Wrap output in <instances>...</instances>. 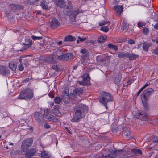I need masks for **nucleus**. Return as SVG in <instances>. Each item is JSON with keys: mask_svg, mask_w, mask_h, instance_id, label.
Listing matches in <instances>:
<instances>
[{"mask_svg": "<svg viewBox=\"0 0 158 158\" xmlns=\"http://www.w3.org/2000/svg\"><path fill=\"white\" fill-rule=\"evenodd\" d=\"M132 151L133 153L136 155H138V154H142L141 150L139 149H132Z\"/></svg>", "mask_w": 158, "mask_h": 158, "instance_id": "nucleus-38", "label": "nucleus"}, {"mask_svg": "<svg viewBox=\"0 0 158 158\" xmlns=\"http://www.w3.org/2000/svg\"><path fill=\"white\" fill-rule=\"evenodd\" d=\"M47 118H45L49 120L54 122H57L58 119L54 116L51 114H48L47 116Z\"/></svg>", "mask_w": 158, "mask_h": 158, "instance_id": "nucleus-23", "label": "nucleus"}, {"mask_svg": "<svg viewBox=\"0 0 158 158\" xmlns=\"http://www.w3.org/2000/svg\"><path fill=\"white\" fill-rule=\"evenodd\" d=\"M36 152V151L35 149H30L26 153V156L31 157V156H33L34 155Z\"/></svg>", "mask_w": 158, "mask_h": 158, "instance_id": "nucleus-19", "label": "nucleus"}, {"mask_svg": "<svg viewBox=\"0 0 158 158\" xmlns=\"http://www.w3.org/2000/svg\"><path fill=\"white\" fill-rule=\"evenodd\" d=\"M39 60L42 61L44 63L46 62L51 63H53L55 61L54 57L53 56H51L48 57H45L44 58L40 57L39 58Z\"/></svg>", "mask_w": 158, "mask_h": 158, "instance_id": "nucleus-15", "label": "nucleus"}, {"mask_svg": "<svg viewBox=\"0 0 158 158\" xmlns=\"http://www.w3.org/2000/svg\"><path fill=\"white\" fill-rule=\"evenodd\" d=\"M56 4L60 7L63 8L64 7L65 4L64 0H55Z\"/></svg>", "mask_w": 158, "mask_h": 158, "instance_id": "nucleus-21", "label": "nucleus"}, {"mask_svg": "<svg viewBox=\"0 0 158 158\" xmlns=\"http://www.w3.org/2000/svg\"><path fill=\"white\" fill-rule=\"evenodd\" d=\"M34 117L35 119L40 124H42L44 120V115L39 112H36L34 114Z\"/></svg>", "mask_w": 158, "mask_h": 158, "instance_id": "nucleus-10", "label": "nucleus"}, {"mask_svg": "<svg viewBox=\"0 0 158 158\" xmlns=\"http://www.w3.org/2000/svg\"><path fill=\"white\" fill-rule=\"evenodd\" d=\"M48 95L51 98H52L54 97V95L53 93L52 92H50L49 93Z\"/></svg>", "mask_w": 158, "mask_h": 158, "instance_id": "nucleus-59", "label": "nucleus"}, {"mask_svg": "<svg viewBox=\"0 0 158 158\" xmlns=\"http://www.w3.org/2000/svg\"><path fill=\"white\" fill-rule=\"evenodd\" d=\"M73 55L71 53L64 54L58 56V58L61 60H68L72 59Z\"/></svg>", "mask_w": 158, "mask_h": 158, "instance_id": "nucleus-12", "label": "nucleus"}, {"mask_svg": "<svg viewBox=\"0 0 158 158\" xmlns=\"http://www.w3.org/2000/svg\"><path fill=\"white\" fill-rule=\"evenodd\" d=\"M53 113L55 115L58 116H60L61 115V114L60 112L58 110L57 108H55L54 109L53 111Z\"/></svg>", "mask_w": 158, "mask_h": 158, "instance_id": "nucleus-36", "label": "nucleus"}, {"mask_svg": "<svg viewBox=\"0 0 158 158\" xmlns=\"http://www.w3.org/2000/svg\"><path fill=\"white\" fill-rule=\"evenodd\" d=\"M65 129L70 134H72V132L70 131V130H69V128L68 127H65Z\"/></svg>", "mask_w": 158, "mask_h": 158, "instance_id": "nucleus-60", "label": "nucleus"}, {"mask_svg": "<svg viewBox=\"0 0 158 158\" xmlns=\"http://www.w3.org/2000/svg\"><path fill=\"white\" fill-rule=\"evenodd\" d=\"M123 129L124 131V133L125 135L127 136L130 135V132L127 127H124L123 128Z\"/></svg>", "mask_w": 158, "mask_h": 158, "instance_id": "nucleus-35", "label": "nucleus"}, {"mask_svg": "<svg viewBox=\"0 0 158 158\" xmlns=\"http://www.w3.org/2000/svg\"><path fill=\"white\" fill-rule=\"evenodd\" d=\"M114 9L116 10L117 14H119L120 15L121 13L123 11V8L122 6L118 5L114 6Z\"/></svg>", "mask_w": 158, "mask_h": 158, "instance_id": "nucleus-22", "label": "nucleus"}, {"mask_svg": "<svg viewBox=\"0 0 158 158\" xmlns=\"http://www.w3.org/2000/svg\"><path fill=\"white\" fill-rule=\"evenodd\" d=\"M83 12L82 11V10L80 9H77L76 10H75L70 15L69 17L70 20L72 22H76L77 15Z\"/></svg>", "mask_w": 158, "mask_h": 158, "instance_id": "nucleus-8", "label": "nucleus"}, {"mask_svg": "<svg viewBox=\"0 0 158 158\" xmlns=\"http://www.w3.org/2000/svg\"><path fill=\"white\" fill-rule=\"evenodd\" d=\"M154 27L155 29L158 30V23L154 25Z\"/></svg>", "mask_w": 158, "mask_h": 158, "instance_id": "nucleus-62", "label": "nucleus"}, {"mask_svg": "<svg viewBox=\"0 0 158 158\" xmlns=\"http://www.w3.org/2000/svg\"><path fill=\"white\" fill-rule=\"evenodd\" d=\"M49 2L46 0H43L40 3V6L42 8L45 10H46L48 9V5Z\"/></svg>", "mask_w": 158, "mask_h": 158, "instance_id": "nucleus-17", "label": "nucleus"}, {"mask_svg": "<svg viewBox=\"0 0 158 158\" xmlns=\"http://www.w3.org/2000/svg\"><path fill=\"white\" fill-rule=\"evenodd\" d=\"M50 25L53 28H56L59 27L60 22L57 19L53 18L51 20Z\"/></svg>", "mask_w": 158, "mask_h": 158, "instance_id": "nucleus-14", "label": "nucleus"}, {"mask_svg": "<svg viewBox=\"0 0 158 158\" xmlns=\"http://www.w3.org/2000/svg\"><path fill=\"white\" fill-rule=\"evenodd\" d=\"M41 156L43 158H49L51 155L49 154L47 152L43 151L41 153Z\"/></svg>", "mask_w": 158, "mask_h": 158, "instance_id": "nucleus-34", "label": "nucleus"}, {"mask_svg": "<svg viewBox=\"0 0 158 158\" xmlns=\"http://www.w3.org/2000/svg\"><path fill=\"white\" fill-rule=\"evenodd\" d=\"M78 39L80 40V41L81 42H83V41H84L86 39V37L81 38L80 36L78 37Z\"/></svg>", "mask_w": 158, "mask_h": 158, "instance_id": "nucleus-52", "label": "nucleus"}, {"mask_svg": "<svg viewBox=\"0 0 158 158\" xmlns=\"http://www.w3.org/2000/svg\"><path fill=\"white\" fill-rule=\"evenodd\" d=\"M144 25H143V24H142V23H140V22H139V23H138V27H142Z\"/></svg>", "mask_w": 158, "mask_h": 158, "instance_id": "nucleus-61", "label": "nucleus"}, {"mask_svg": "<svg viewBox=\"0 0 158 158\" xmlns=\"http://www.w3.org/2000/svg\"><path fill=\"white\" fill-rule=\"evenodd\" d=\"M33 92L32 90L29 89H25L20 92L18 98L20 99H31L33 97Z\"/></svg>", "mask_w": 158, "mask_h": 158, "instance_id": "nucleus-3", "label": "nucleus"}, {"mask_svg": "<svg viewBox=\"0 0 158 158\" xmlns=\"http://www.w3.org/2000/svg\"><path fill=\"white\" fill-rule=\"evenodd\" d=\"M100 30L106 32L108 31L109 28L107 26H103L101 28Z\"/></svg>", "mask_w": 158, "mask_h": 158, "instance_id": "nucleus-43", "label": "nucleus"}, {"mask_svg": "<svg viewBox=\"0 0 158 158\" xmlns=\"http://www.w3.org/2000/svg\"><path fill=\"white\" fill-rule=\"evenodd\" d=\"M44 127L46 129H48L50 127V126L47 123H45Z\"/></svg>", "mask_w": 158, "mask_h": 158, "instance_id": "nucleus-53", "label": "nucleus"}, {"mask_svg": "<svg viewBox=\"0 0 158 158\" xmlns=\"http://www.w3.org/2000/svg\"><path fill=\"white\" fill-rule=\"evenodd\" d=\"M152 52L153 53H155L158 55V47L156 48Z\"/></svg>", "mask_w": 158, "mask_h": 158, "instance_id": "nucleus-56", "label": "nucleus"}, {"mask_svg": "<svg viewBox=\"0 0 158 158\" xmlns=\"http://www.w3.org/2000/svg\"><path fill=\"white\" fill-rule=\"evenodd\" d=\"M108 47L110 48L114 49L115 51L117 50L118 49V48L116 45H113L111 44H108Z\"/></svg>", "mask_w": 158, "mask_h": 158, "instance_id": "nucleus-37", "label": "nucleus"}, {"mask_svg": "<svg viewBox=\"0 0 158 158\" xmlns=\"http://www.w3.org/2000/svg\"><path fill=\"white\" fill-rule=\"evenodd\" d=\"M135 117L136 118L143 121H145L147 119L146 113L143 111L139 112L137 113Z\"/></svg>", "mask_w": 158, "mask_h": 158, "instance_id": "nucleus-13", "label": "nucleus"}, {"mask_svg": "<svg viewBox=\"0 0 158 158\" xmlns=\"http://www.w3.org/2000/svg\"><path fill=\"white\" fill-rule=\"evenodd\" d=\"M11 152L14 155H16L19 153V151L18 150H14L12 151Z\"/></svg>", "mask_w": 158, "mask_h": 158, "instance_id": "nucleus-58", "label": "nucleus"}, {"mask_svg": "<svg viewBox=\"0 0 158 158\" xmlns=\"http://www.w3.org/2000/svg\"><path fill=\"white\" fill-rule=\"evenodd\" d=\"M73 118L71 120L73 122H79L80 119L83 118L85 114L88 112V107L85 105L81 103H77L74 109Z\"/></svg>", "mask_w": 158, "mask_h": 158, "instance_id": "nucleus-1", "label": "nucleus"}, {"mask_svg": "<svg viewBox=\"0 0 158 158\" xmlns=\"http://www.w3.org/2000/svg\"><path fill=\"white\" fill-rule=\"evenodd\" d=\"M108 23H109L108 25H109L110 23V22L109 21L107 22L106 20H104L102 22H100L99 23V25L100 26H102L103 25Z\"/></svg>", "mask_w": 158, "mask_h": 158, "instance_id": "nucleus-42", "label": "nucleus"}, {"mask_svg": "<svg viewBox=\"0 0 158 158\" xmlns=\"http://www.w3.org/2000/svg\"><path fill=\"white\" fill-rule=\"evenodd\" d=\"M82 79L81 81H78V83L80 85L83 86L89 85L90 83V77L89 74L85 75L82 77Z\"/></svg>", "mask_w": 158, "mask_h": 158, "instance_id": "nucleus-6", "label": "nucleus"}, {"mask_svg": "<svg viewBox=\"0 0 158 158\" xmlns=\"http://www.w3.org/2000/svg\"><path fill=\"white\" fill-rule=\"evenodd\" d=\"M128 52L124 53L121 52L118 53V57L120 58H128Z\"/></svg>", "mask_w": 158, "mask_h": 158, "instance_id": "nucleus-29", "label": "nucleus"}, {"mask_svg": "<svg viewBox=\"0 0 158 158\" xmlns=\"http://www.w3.org/2000/svg\"><path fill=\"white\" fill-rule=\"evenodd\" d=\"M117 156L120 158H125L127 157L126 152L124 150H117Z\"/></svg>", "mask_w": 158, "mask_h": 158, "instance_id": "nucleus-16", "label": "nucleus"}, {"mask_svg": "<svg viewBox=\"0 0 158 158\" xmlns=\"http://www.w3.org/2000/svg\"><path fill=\"white\" fill-rule=\"evenodd\" d=\"M19 69L20 71H22L24 70V68L23 65V64H20L18 66Z\"/></svg>", "mask_w": 158, "mask_h": 158, "instance_id": "nucleus-48", "label": "nucleus"}, {"mask_svg": "<svg viewBox=\"0 0 158 158\" xmlns=\"http://www.w3.org/2000/svg\"><path fill=\"white\" fill-rule=\"evenodd\" d=\"M150 46V44L148 43L144 42L143 43V50L147 52L148 51V49Z\"/></svg>", "mask_w": 158, "mask_h": 158, "instance_id": "nucleus-33", "label": "nucleus"}, {"mask_svg": "<svg viewBox=\"0 0 158 158\" xmlns=\"http://www.w3.org/2000/svg\"><path fill=\"white\" fill-rule=\"evenodd\" d=\"M0 72L3 74H8L9 70L8 68L4 65L0 66Z\"/></svg>", "mask_w": 158, "mask_h": 158, "instance_id": "nucleus-18", "label": "nucleus"}, {"mask_svg": "<svg viewBox=\"0 0 158 158\" xmlns=\"http://www.w3.org/2000/svg\"><path fill=\"white\" fill-rule=\"evenodd\" d=\"M9 8L10 10L8 11V13L11 12H15L17 10H22L23 8V7L21 5L12 4L9 5Z\"/></svg>", "mask_w": 158, "mask_h": 158, "instance_id": "nucleus-7", "label": "nucleus"}, {"mask_svg": "<svg viewBox=\"0 0 158 158\" xmlns=\"http://www.w3.org/2000/svg\"><path fill=\"white\" fill-rule=\"evenodd\" d=\"M121 79V75L118 74L117 75L115 78L114 82L117 85L119 84L120 82Z\"/></svg>", "mask_w": 158, "mask_h": 158, "instance_id": "nucleus-30", "label": "nucleus"}, {"mask_svg": "<svg viewBox=\"0 0 158 158\" xmlns=\"http://www.w3.org/2000/svg\"><path fill=\"white\" fill-rule=\"evenodd\" d=\"M23 44L26 46L24 47V48L27 49L31 46L32 41L30 39H27L25 40V42L23 43Z\"/></svg>", "mask_w": 158, "mask_h": 158, "instance_id": "nucleus-20", "label": "nucleus"}, {"mask_svg": "<svg viewBox=\"0 0 158 158\" xmlns=\"http://www.w3.org/2000/svg\"><path fill=\"white\" fill-rule=\"evenodd\" d=\"M128 26V24L127 23L126 21L124 19L123 20V23L122 24V26L121 27V29L123 31L126 30Z\"/></svg>", "mask_w": 158, "mask_h": 158, "instance_id": "nucleus-32", "label": "nucleus"}, {"mask_svg": "<svg viewBox=\"0 0 158 158\" xmlns=\"http://www.w3.org/2000/svg\"><path fill=\"white\" fill-rule=\"evenodd\" d=\"M153 91V89L151 88H148L145 89L141 95L142 101L143 102L146 101L150 98Z\"/></svg>", "mask_w": 158, "mask_h": 158, "instance_id": "nucleus-5", "label": "nucleus"}, {"mask_svg": "<svg viewBox=\"0 0 158 158\" xmlns=\"http://www.w3.org/2000/svg\"><path fill=\"white\" fill-rule=\"evenodd\" d=\"M114 99L111 94L108 92L103 91L100 93L99 98V102L103 104L107 109V103L109 102L113 101Z\"/></svg>", "mask_w": 158, "mask_h": 158, "instance_id": "nucleus-2", "label": "nucleus"}, {"mask_svg": "<svg viewBox=\"0 0 158 158\" xmlns=\"http://www.w3.org/2000/svg\"><path fill=\"white\" fill-rule=\"evenodd\" d=\"M128 58L130 60H135L136 58L139 57V56L135 54H131L128 52Z\"/></svg>", "mask_w": 158, "mask_h": 158, "instance_id": "nucleus-26", "label": "nucleus"}, {"mask_svg": "<svg viewBox=\"0 0 158 158\" xmlns=\"http://www.w3.org/2000/svg\"><path fill=\"white\" fill-rule=\"evenodd\" d=\"M48 114H50V110L49 109H46L45 110H44V116L45 118H47V115H48Z\"/></svg>", "mask_w": 158, "mask_h": 158, "instance_id": "nucleus-40", "label": "nucleus"}, {"mask_svg": "<svg viewBox=\"0 0 158 158\" xmlns=\"http://www.w3.org/2000/svg\"><path fill=\"white\" fill-rule=\"evenodd\" d=\"M9 68L13 71H15L17 67V65L15 62L11 61L9 63Z\"/></svg>", "mask_w": 158, "mask_h": 158, "instance_id": "nucleus-24", "label": "nucleus"}, {"mask_svg": "<svg viewBox=\"0 0 158 158\" xmlns=\"http://www.w3.org/2000/svg\"><path fill=\"white\" fill-rule=\"evenodd\" d=\"M83 92V89L81 88H76L73 90V93L77 95L81 94Z\"/></svg>", "mask_w": 158, "mask_h": 158, "instance_id": "nucleus-28", "label": "nucleus"}, {"mask_svg": "<svg viewBox=\"0 0 158 158\" xmlns=\"http://www.w3.org/2000/svg\"><path fill=\"white\" fill-rule=\"evenodd\" d=\"M128 43L130 44H132L135 43V41L133 40H128Z\"/></svg>", "mask_w": 158, "mask_h": 158, "instance_id": "nucleus-55", "label": "nucleus"}, {"mask_svg": "<svg viewBox=\"0 0 158 158\" xmlns=\"http://www.w3.org/2000/svg\"><path fill=\"white\" fill-rule=\"evenodd\" d=\"M24 64L26 67L28 66L29 65L28 61L27 60H25L24 63Z\"/></svg>", "mask_w": 158, "mask_h": 158, "instance_id": "nucleus-57", "label": "nucleus"}, {"mask_svg": "<svg viewBox=\"0 0 158 158\" xmlns=\"http://www.w3.org/2000/svg\"><path fill=\"white\" fill-rule=\"evenodd\" d=\"M143 105L145 109V110L146 111H148V107L147 105V104L146 103V101L143 102V101H142Z\"/></svg>", "mask_w": 158, "mask_h": 158, "instance_id": "nucleus-45", "label": "nucleus"}, {"mask_svg": "<svg viewBox=\"0 0 158 158\" xmlns=\"http://www.w3.org/2000/svg\"><path fill=\"white\" fill-rule=\"evenodd\" d=\"M76 40V38L74 37H73L70 35H69L66 37L64 39V42H67L68 41H73Z\"/></svg>", "mask_w": 158, "mask_h": 158, "instance_id": "nucleus-27", "label": "nucleus"}, {"mask_svg": "<svg viewBox=\"0 0 158 158\" xmlns=\"http://www.w3.org/2000/svg\"><path fill=\"white\" fill-rule=\"evenodd\" d=\"M52 69L55 70V72L58 71L59 69L57 66L54 65L52 66Z\"/></svg>", "mask_w": 158, "mask_h": 158, "instance_id": "nucleus-51", "label": "nucleus"}, {"mask_svg": "<svg viewBox=\"0 0 158 158\" xmlns=\"http://www.w3.org/2000/svg\"><path fill=\"white\" fill-rule=\"evenodd\" d=\"M147 86H148L147 84H146L144 85L142 88H141V89L143 90L145 88H146Z\"/></svg>", "mask_w": 158, "mask_h": 158, "instance_id": "nucleus-64", "label": "nucleus"}, {"mask_svg": "<svg viewBox=\"0 0 158 158\" xmlns=\"http://www.w3.org/2000/svg\"><path fill=\"white\" fill-rule=\"evenodd\" d=\"M152 140L154 143H158V137L156 136H154L152 138Z\"/></svg>", "mask_w": 158, "mask_h": 158, "instance_id": "nucleus-47", "label": "nucleus"}, {"mask_svg": "<svg viewBox=\"0 0 158 158\" xmlns=\"http://www.w3.org/2000/svg\"><path fill=\"white\" fill-rule=\"evenodd\" d=\"M33 143V140L31 138H29L24 140L22 143L21 149L24 152H26Z\"/></svg>", "mask_w": 158, "mask_h": 158, "instance_id": "nucleus-4", "label": "nucleus"}, {"mask_svg": "<svg viewBox=\"0 0 158 158\" xmlns=\"http://www.w3.org/2000/svg\"><path fill=\"white\" fill-rule=\"evenodd\" d=\"M73 11V6L71 3L68 2L65 5L63 12L65 15H69Z\"/></svg>", "mask_w": 158, "mask_h": 158, "instance_id": "nucleus-9", "label": "nucleus"}, {"mask_svg": "<svg viewBox=\"0 0 158 158\" xmlns=\"http://www.w3.org/2000/svg\"><path fill=\"white\" fill-rule=\"evenodd\" d=\"M147 86H148L147 84H146L144 85L142 88H141V89L143 90L145 88H146Z\"/></svg>", "mask_w": 158, "mask_h": 158, "instance_id": "nucleus-63", "label": "nucleus"}, {"mask_svg": "<svg viewBox=\"0 0 158 158\" xmlns=\"http://www.w3.org/2000/svg\"><path fill=\"white\" fill-rule=\"evenodd\" d=\"M39 0H30L29 3L30 4H34L35 2L39 1Z\"/></svg>", "mask_w": 158, "mask_h": 158, "instance_id": "nucleus-54", "label": "nucleus"}, {"mask_svg": "<svg viewBox=\"0 0 158 158\" xmlns=\"http://www.w3.org/2000/svg\"><path fill=\"white\" fill-rule=\"evenodd\" d=\"M81 53L82 54H85V55L89 54V53L87 51V49L83 48L81 50Z\"/></svg>", "mask_w": 158, "mask_h": 158, "instance_id": "nucleus-44", "label": "nucleus"}, {"mask_svg": "<svg viewBox=\"0 0 158 158\" xmlns=\"http://www.w3.org/2000/svg\"><path fill=\"white\" fill-rule=\"evenodd\" d=\"M108 152L107 155H103V156L105 157L109 158H115L117 156V151L115 150H113L112 149L110 148L108 149Z\"/></svg>", "mask_w": 158, "mask_h": 158, "instance_id": "nucleus-11", "label": "nucleus"}, {"mask_svg": "<svg viewBox=\"0 0 158 158\" xmlns=\"http://www.w3.org/2000/svg\"><path fill=\"white\" fill-rule=\"evenodd\" d=\"M31 38L33 40H40L42 39V38L41 37L36 36L34 35H32Z\"/></svg>", "mask_w": 158, "mask_h": 158, "instance_id": "nucleus-46", "label": "nucleus"}, {"mask_svg": "<svg viewBox=\"0 0 158 158\" xmlns=\"http://www.w3.org/2000/svg\"><path fill=\"white\" fill-rule=\"evenodd\" d=\"M106 37L103 36H100L98 39L97 41L99 43H102L104 41Z\"/></svg>", "mask_w": 158, "mask_h": 158, "instance_id": "nucleus-41", "label": "nucleus"}, {"mask_svg": "<svg viewBox=\"0 0 158 158\" xmlns=\"http://www.w3.org/2000/svg\"><path fill=\"white\" fill-rule=\"evenodd\" d=\"M149 32L148 29L147 28H145L143 29V33L145 35H147Z\"/></svg>", "mask_w": 158, "mask_h": 158, "instance_id": "nucleus-49", "label": "nucleus"}, {"mask_svg": "<svg viewBox=\"0 0 158 158\" xmlns=\"http://www.w3.org/2000/svg\"><path fill=\"white\" fill-rule=\"evenodd\" d=\"M75 93L72 94H71V95L72 98H73V100L75 101H76L77 100V95Z\"/></svg>", "mask_w": 158, "mask_h": 158, "instance_id": "nucleus-50", "label": "nucleus"}, {"mask_svg": "<svg viewBox=\"0 0 158 158\" xmlns=\"http://www.w3.org/2000/svg\"><path fill=\"white\" fill-rule=\"evenodd\" d=\"M62 99L64 103H68L70 100L69 95L66 94L63 95Z\"/></svg>", "mask_w": 158, "mask_h": 158, "instance_id": "nucleus-31", "label": "nucleus"}, {"mask_svg": "<svg viewBox=\"0 0 158 158\" xmlns=\"http://www.w3.org/2000/svg\"><path fill=\"white\" fill-rule=\"evenodd\" d=\"M89 54L85 55L82 54L81 55V62L82 64H84L86 63Z\"/></svg>", "mask_w": 158, "mask_h": 158, "instance_id": "nucleus-25", "label": "nucleus"}, {"mask_svg": "<svg viewBox=\"0 0 158 158\" xmlns=\"http://www.w3.org/2000/svg\"><path fill=\"white\" fill-rule=\"evenodd\" d=\"M54 102L56 104H60L61 101V98L58 97H56L54 99Z\"/></svg>", "mask_w": 158, "mask_h": 158, "instance_id": "nucleus-39", "label": "nucleus"}]
</instances>
